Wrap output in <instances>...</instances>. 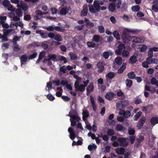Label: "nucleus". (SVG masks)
Wrapping results in <instances>:
<instances>
[{
  "instance_id": "obj_16",
  "label": "nucleus",
  "mask_w": 158,
  "mask_h": 158,
  "mask_svg": "<svg viewBox=\"0 0 158 158\" xmlns=\"http://www.w3.org/2000/svg\"><path fill=\"white\" fill-rule=\"evenodd\" d=\"M90 100L92 104V107L93 108V110L94 111H96V106L95 103L94 98L91 95L90 96Z\"/></svg>"
},
{
  "instance_id": "obj_11",
  "label": "nucleus",
  "mask_w": 158,
  "mask_h": 158,
  "mask_svg": "<svg viewBox=\"0 0 158 158\" xmlns=\"http://www.w3.org/2000/svg\"><path fill=\"white\" fill-rule=\"evenodd\" d=\"M88 11V5L85 4L83 7V10L81 12V15L82 17L87 15Z\"/></svg>"
},
{
  "instance_id": "obj_55",
  "label": "nucleus",
  "mask_w": 158,
  "mask_h": 158,
  "mask_svg": "<svg viewBox=\"0 0 158 158\" xmlns=\"http://www.w3.org/2000/svg\"><path fill=\"white\" fill-rule=\"evenodd\" d=\"M60 71L62 72L63 73H66L67 71V70L65 68V66H63L60 67Z\"/></svg>"
},
{
  "instance_id": "obj_45",
  "label": "nucleus",
  "mask_w": 158,
  "mask_h": 158,
  "mask_svg": "<svg viewBox=\"0 0 158 158\" xmlns=\"http://www.w3.org/2000/svg\"><path fill=\"white\" fill-rule=\"evenodd\" d=\"M10 4V2L8 0H4L2 2V5L5 7H7Z\"/></svg>"
},
{
  "instance_id": "obj_18",
  "label": "nucleus",
  "mask_w": 158,
  "mask_h": 158,
  "mask_svg": "<svg viewBox=\"0 0 158 158\" xmlns=\"http://www.w3.org/2000/svg\"><path fill=\"white\" fill-rule=\"evenodd\" d=\"M36 33L40 35V36L42 38H48V34L47 32H43L41 30H37Z\"/></svg>"
},
{
  "instance_id": "obj_4",
  "label": "nucleus",
  "mask_w": 158,
  "mask_h": 158,
  "mask_svg": "<svg viewBox=\"0 0 158 158\" xmlns=\"http://www.w3.org/2000/svg\"><path fill=\"white\" fill-rule=\"evenodd\" d=\"M35 13L37 15H35L34 16V19L36 20L40 19L41 18L43 17V15L47 14L46 12H43L41 10H37L35 11Z\"/></svg>"
},
{
  "instance_id": "obj_15",
  "label": "nucleus",
  "mask_w": 158,
  "mask_h": 158,
  "mask_svg": "<svg viewBox=\"0 0 158 158\" xmlns=\"http://www.w3.org/2000/svg\"><path fill=\"white\" fill-rule=\"evenodd\" d=\"M27 60V56L26 55H22L21 57V65L22 66V65H24L26 64V62Z\"/></svg>"
},
{
  "instance_id": "obj_42",
  "label": "nucleus",
  "mask_w": 158,
  "mask_h": 158,
  "mask_svg": "<svg viewBox=\"0 0 158 158\" xmlns=\"http://www.w3.org/2000/svg\"><path fill=\"white\" fill-rule=\"evenodd\" d=\"M82 119L84 121H85L86 120V118L88 117L89 116V114L88 112H85L82 113Z\"/></svg>"
},
{
  "instance_id": "obj_62",
  "label": "nucleus",
  "mask_w": 158,
  "mask_h": 158,
  "mask_svg": "<svg viewBox=\"0 0 158 158\" xmlns=\"http://www.w3.org/2000/svg\"><path fill=\"white\" fill-rule=\"evenodd\" d=\"M55 35L52 32H50L48 34V35H47L48 37H49L51 39L54 38Z\"/></svg>"
},
{
  "instance_id": "obj_50",
  "label": "nucleus",
  "mask_w": 158,
  "mask_h": 158,
  "mask_svg": "<svg viewBox=\"0 0 158 158\" xmlns=\"http://www.w3.org/2000/svg\"><path fill=\"white\" fill-rule=\"evenodd\" d=\"M47 98L51 101H52L55 99V98L51 94H48L46 95Z\"/></svg>"
},
{
  "instance_id": "obj_6",
  "label": "nucleus",
  "mask_w": 158,
  "mask_h": 158,
  "mask_svg": "<svg viewBox=\"0 0 158 158\" xmlns=\"http://www.w3.org/2000/svg\"><path fill=\"white\" fill-rule=\"evenodd\" d=\"M146 118L145 117L142 116L139 120L137 123L136 127L139 129H140L143 126V125L145 122Z\"/></svg>"
},
{
  "instance_id": "obj_61",
  "label": "nucleus",
  "mask_w": 158,
  "mask_h": 158,
  "mask_svg": "<svg viewBox=\"0 0 158 158\" xmlns=\"http://www.w3.org/2000/svg\"><path fill=\"white\" fill-rule=\"evenodd\" d=\"M20 49V48L19 47L18 45L17 44H16L15 45L14 47L13 50L15 52H17Z\"/></svg>"
},
{
  "instance_id": "obj_32",
  "label": "nucleus",
  "mask_w": 158,
  "mask_h": 158,
  "mask_svg": "<svg viewBox=\"0 0 158 158\" xmlns=\"http://www.w3.org/2000/svg\"><path fill=\"white\" fill-rule=\"evenodd\" d=\"M135 133V131L131 127H129L128 131V133L131 135H133Z\"/></svg>"
},
{
  "instance_id": "obj_60",
  "label": "nucleus",
  "mask_w": 158,
  "mask_h": 158,
  "mask_svg": "<svg viewBox=\"0 0 158 158\" xmlns=\"http://www.w3.org/2000/svg\"><path fill=\"white\" fill-rule=\"evenodd\" d=\"M116 95L118 97H120L123 95L124 94L121 89H119L117 92Z\"/></svg>"
},
{
  "instance_id": "obj_44",
  "label": "nucleus",
  "mask_w": 158,
  "mask_h": 158,
  "mask_svg": "<svg viewBox=\"0 0 158 158\" xmlns=\"http://www.w3.org/2000/svg\"><path fill=\"white\" fill-rule=\"evenodd\" d=\"M3 35L5 36H7L11 32V30L10 29L6 30L3 29Z\"/></svg>"
},
{
  "instance_id": "obj_46",
  "label": "nucleus",
  "mask_w": 158,
  "mask_h": 158,
  "mask_svg": "<svg viewBox=\"0 0 158 158\" xmlns=\"http://www.w3.org/2000/svg\"><path fill=\"white\" fill-rule=\"evenodd\" d=\"M77 89L80 92H83L85 89V86L83 84H81Z\"/></svg>"
},
{
  "instance_id": "obj_59",
  "label": "nucleus",
  "mask_w": 158,
  "mask_h": 158,
  "mask_svg": "<svg viewBox=\"0 0 158 158\" xmlns=\"http://www.w3.org/2000/svg\"><path fill=\"white\" fill-rule=\"evenodd\" d=\"M142 102L141 99L139 98L136 99L134 101V103L136 105H138Z\"/></svg>"
},
{
  "instance_id": "obj_40",
  "label": "nucleus",
  "mask_w": 158,
  "mask_h": 158,
  "mask_svg": "<svg viewBox=\"0 0 158 158\" xmlns=\"http://www.w3.org/2000/svg\"><path fill=\"white\" fill-rule=\"evenodd\" d=\"M16 14L19 17H21L23 15V13L22 10L20 9H17L15 11Z\"/></svg>"
},
{
  "instance_id": "obj_24",
  "label": "nucleus",
  "mask_w": 158,
  "mask_h": 158,
  "mask_svg": "<svg viewBox=\"0 0 158 158\" xmlns=\"http://www.w3.org/2000/svg\"><path fill=\"white\" fill-rule=\"evenodd\" d=\"M116 130L117 131H124L126 129L125 127L120 124H117L116 127Z\"/></svg>"
},
{
  "instance_id": "obj_54",
  "label": "nucleus",
  "mask_w": 158,
  "mask_h": 158,
  "mask_svg": "<svg viewBox=\"0 0 158 158\" xmlns=\"http://www.w3.org/2000/svg\"><path fill=\"white\" fill-rule=\"evenodd\" d=\"M147 49V46L145 45H143L140 48V51L141 52H145Z\"/></svg>"
},
{
  "instance_id": "obj_5",
  "label": "nucleus",
  "mask_w": 158,
  "mask_h": 158,
  "mask_svg": "<svg viewBox=\"0 0 158 158\" xmlns=\"http://www.w3.org/2000/svg\"><path fill=\"white\" fill-rule=\"evenodd\" d=\"M125 48V45L123 44H120L117 47V49L115 51V54L116 55L120 56L121 55L123 49Z\"/></svg>"
},
{
  "instance_id": "obj_19",
  "label": "nucleus",
  "mask_w": 158,
  "mask_h": 158,
  "mask_svg": "<svg viewBox=\"0 0 158 158\" xmlns=\"http://www.w3.org/2000/svg\"><path fill=\"white\" fill-rule=\"evenodd\" d=\"M150 122L153 126L158 123V117H152L150 119Z\"/></svg>"
},
{
  "instance_id": "obj_29",
  "label": "nucleus",
  "mask_w": 158,
  "mask_h": 158,
  "mask_svg": "<svg viewBox=\"0 0 158 158\" xmlns=\"http://www.w3.org/2000/svg\"><path fill=\"white\" fill-rule=\"evenodd\" d=\"M142 114V112L141 111H139L136 113L133 117L134 120L137 121L139 118L141 116Z\"/></svg>"
},
{
  "instance_id": "obj_64",
  "label": "nucleus",
  "mask_w": 158,
  "mask_h": 158,
  "mask_svg": "<svg viewBox=\"0 0 158 158\" xmlns=\"http://www.w3.org/2000/svg\"><path fill=\"white\" fill-rule=\"evenodd\" d=\"M148 64H149L147 61H144L142 63V65L143 67L147 68L149 67Z\"/></svg>"
},
{
  "instance_id": "obj_25",
  "label": "nucleus",
  "mask_w": 158,
  "mask_h": 158,
  "mask_svg": "<svg viewBox=\"0 0 158 158\" xmlns=\"http://www.w3.org/2000/svg\"><path fill=\"white\" fill-rule=\"evenodd\" d=\"M45 55V52L44 51L40 53L39 55L38 58L36 61V63H39L40 60L44 57Z\"/></svg>"
},
{
  "instance_id": "obj_49",
  "label": "nucleus",
  "mask_w": 158,
  "mask_h": 158,
  "mask_svg": "<svg viewBox=\"0 0 158 158\" xmlns=\"http://www.w3.org/2000/svg\"><path fill=\"white\" fill-rule=\"evenodd\" d=\"M110 52L109 51L105 52H103V55L104 57L106 59H108L110 55Z\"/></svg>"
},
{
  "instance_id": "obj_12",
  "label": "nucleus",
  "mask_w": 158,
  "mask_h": 158,
  "mask_svg": "<svg viewBox=\"0 0 158 158\" xmlns=\"http://www.w3.org/2000/svg\"><path fill=\"white\" fill-rule=\"evenodd\" d=\"M68 131L70 134L69 137L70 139L72 140H73L76 137L74 131L71 127H69L68 129Z\"/></svg>"
},
{
  "instance_id": "obj_8",
  "label": "nucleus",
  "mask_w": 158,
  "mask_h": 158,
  "mask_svg": "<svg viewBox=\"0 0 158 158\" xmlns=\"http://www.w3.org/2000/svg\"><path fill=\"white\" fill-rule=\"evenodd\" d=\"M117 141L120 143V146H121L125 147L128 144L125 138L119 137L117 139Z\"/></svg>"
},
{
  "instance_id": "obj_14",
  "label": "nucleus",
  "mask_w": 158,
  "mask_h": 158,
  "mask_svg": "<svg viewBox=\"0 0 158 158\" xmlns=\"http://www.w3.org/2000/svg\"><path fill=\"white\" fill-rule=\"evenodd\" d=\"M70 9V6H65L62 8L60 11V14L61 15H66Z\"/></svg>"
},
{
  "instance_id": "obj_23",
  "label": "nucleus",
  "mask_w": 158,
  "mask_h": 158,
  "mask_svg": "<svg viewBox=\"0 0 158 158\" xmlns=\"http://www.w3.org/2000/svg\"><path fill=\"white\" fill-rule=\"evenodd\" d=\"M56 55L55 54L52 55H49L48 56V60H52L54 61H56L57 60L56 59Z\"/></svg>"
},
{
  "instance_id": "obj_37",
  "label": "nucleus",
  "mask_w": 158,
  "mask_h": 158,
  "mask_svg": "<svg viewBox=\"0 0 158 158\" xmlns=\"http://www.w3.org/2000/svg\"><path fill=\"white\" fill-rule=\"evenodd\" d=\"M140 9V7L139 6L136 5L135 6H133L131 7L132 10L135 12H137Z\"/></svg>"
},
{
  "instance_id": "obj_38",
  "label": "nucleus",
  "mask_w": 158,
  "mask_h": 158,
  "mask_svg": "<svg viewBox=\"0 0 158 158\" xmlns=\"http://www.w3.org/2000/svg\"><path fill=\"white\" fill-rule=\"evenodd\" d=\"M116 108L117 110H121L122 109L124 108L120 101L117 103Z\"/></svg>"
},
{
  "instance_id": "obj_34",
  "label": "nucleus",
  "mask_w": 158,
  "mask_h": 158,
  "mask_svg": "<svg viewBox=\"0 0 158 158\" xmlns=\"http://www.w3.org/2000/svg\"><path fill=\"white\" fill-rule=\"evenodd\" d=\"M129 60L130 61L131 63L133 64L135 63L136 62L137 58L135 56L133 55L130 57Z\"/></svg>"
},
{
  "instance_id": "obj_43",
  "label": "nucleus",
  "mask_w": 158,
  "mask_h": 158,
  "mask_svg": "<svg viewBox=\"0 0 158 158\" xmlns=\"http://www.w3.org/2000/svg\"><path fill=\"white\" fill-rule=\"evenodd\" d=\"M120 101L124 108L129 104V102L127 100H124Z\"/></svg>"
},
{
  "instance_id": "obj_31",
  "label": "nucleus",
  "mask_w": 158,
  "mask_h": 158,
  "mask_svg": "<svg viewBox=\"0 0 158 158\" xmlns=\"http://www.w3.org/2000/svg\"><path fill=\"white\" fill-rule=\"evenodd\" d=\"M54 39L58 42H60L62 41V38L61 36L59 34H56L55 35Z\"/></svg>"
},
{
  "instance_id": "obj_21",
  "label": "nucleus",
  "mask_w": 158,
  "mask_h": 158,
  "mask_svg": "<svg viewBox=\"0 0 158 158\" xmlns=\"http://www.w3.org/2000/svg\"><path fill=\"white\" fill-rule=\"evenodd\" d=\"M97 66L98 68L99 72L101 73L103 71L104 67L101 62H98L97 64Z\"/></svg>"
},
{
  "instance_id": "obj_53",
  "label": "nucleus",
  "mask_w": 158,
  "mask_h": 158,
  "mask_svg": "<svg viewBox=\"0 0 158 158\" xmlns=\"http://www.w3.org/2000/svg\"><path fill=\"white\" fill-rule=\"evenodd\" d=\"M123 56L127 57L129 55V52L126 50H124L122 53Z\"/></svg>"
},
{
  "instance_id": "obj_1",
  "label": "nucleus",
  "mask_w": 158,
  "mask_h": 158,
  "mask_svg": "<svg viewBox=\"0 0 158 158\" xmlns=\"http://www.w3.org/2000/svg\"><path fill=\"white\" fill-rule=\"evenodd\" d=\"M104 2L101 0L94 1V2L93 6L91 4L89 5V10L91 13H96L98 11H100V10H106V6H100L103 4Z\"/></svg>"
},
{
  "instance_id": "obj_63",
  "label": "nucleus",
  "mask_w": 158,
  "mask_h": 158,
  "mask_svg": "<svg viewBox=\"0 0 158 158\" xmlns=\"http://www.w3.org/2000/svg\"><path fill=\"white\" fill-rule=\"evenodd\" d=\"M60 60L61 61H63L64 63V64L67 62V59L66 58L63 56H60Z\"/></svg>"
},
{
  "instance_id": "obj_48",
  "label": "nucleus",
  "mask_w": 158,
  "mask_h": 158,
  "mask_svg": "<svg viewBox=\"0 0 158 158\" xmlns=\"http://www.w3.org/2000/svg\"><path fill=\"white\" fill-rule=\"evenodd\" d=\"M98 29L99 32L101 33H103L105 32V29L102 26H100L98 27Z\"/></svg>"
},
{
  "instance_id": "obj_3",
  "label": "nucleus",
  "mask_w": 158,
  "mask_h": 158,
  "mask_svg": "<svg viewBox=\"0 0 158 158\" xmlns=\"http://www.w3.org/2000/svg\"><path fill=\"white\" fill-rule=\"evenodd\" d=\"M121 5V0H118L115 3L114 2H112L110 3L108 6V8L109 11L113 12L115 10L116 8L117 9H119Z\"/></svg>"
},
{
  "instance_id": "obj_51",
  "label": "nucleus",
  "mask_w": 158,
  "mask_h": 158,
  "mask_svg": "<svg viewBox=\"0 0 158 158\" xmlns=\"http://www.w3.org/2000/svg\"><path fill=\"white\" fill-rule=\"evenodd\" d=\"M157 80L155 77H152L151 80V83L152 85H156L157 83Z\"/></svg>"
},
{
  "instance_id": "obj_35",
  "label": "nucleus",
  "mask_w": 158,
  "mask_h": 158,
  "mask_svg": "<svg viewBox=\"0 0 158 158\" xmlns=\"http://www.w3.org/2000/svg\"><path fill=\"white\" fill-rule=\"evenodd\" d=\"M107 135L108 136H113L114 134V131L111 129H109L107 131Z\"/></svg>"
},
{
  "instance_id": "obj_57",
  "label": "nucleus",
  "mask_w": 158,
  "mask_h": 158,
  "mask_svg": "<svg viewBox=\"0 0 158 158\" xmlns=\"http://www.w3.org/2000/svg\"><path fill=\"white\" fill-rule=\"evenodd\" d=\"M44 28L49 31H52L54 29V28L52 26H49L48 27H45Z\"/></svg>"
},
{
  "instance_id": "obj_52",
  "label": "nucleus",
  "mask_w": 158,
  "mask_h": 158,
  "mask_svg": "<svg viewBox=\"0 0 158 158\" xmlns=\"http://www.w3.org/2000/svg\"><path fill=\"white\" fill-rule=\"evenodd\" d=\"M13 25L16 27H17L18 26L22 27L23 26V24L21 21L17 22H16L15 23L13 24Z\"/></svg>"
},
{
  "instance_id": "obj_20",
  "label": "nucleus",
  "mask_w": 158,
  "mask_h": 158,
  "mask_svg": "<svg viewBox=\"0 0 158 158\" xmlns=\"http://www.w3.org/2000/svg\"><path fill=\"white\" fill-rule=\"evenodd\" d=\"M116 152L118 155H123L125 152V149L123 148H117L115 149Z\"/></svg>"
},
{
  "instance_id": "obj_27",
  "label": "nucleus",
  "mask_w": 158,
  "mask_h": 158,
  "mask_svg": "<svg viewBox=\"0 0 158 158\" xmlns=\"http://www.w3.org/2000/svg\"><path fill=\"white\" fill-rule=\"evenodd\" d=\"M135 74L133 71L130 72L127 74V76L129 79H133L135 77Z\"/></svg>"
},
{
  "instance_id": "obj_56",
  "label": "nucleus",
  "mask_w": 158,
  "mask_h": 158,
  "mask_svg": "<svg viewBox=\"0 0 158 158\" xmlns=\"http://www.w3.org/2000/svg\"><path fill=\"white\" fill-rule=\"evenodd\" d=\"M37 54L36 52H35L31 55L28 58L29 59H32L35 58L37 56Z\"/></svg>"
},
{
  "instance_id": "obj_17",
  "label": "nucleus",
  "mask_w": 158,
  "mask_h": 158,
  "mask_svg": "<svg viewBox=\"0 0 158 158\" xmlns=\"http://www.w3.org/2000/svg\"><path fill=\"white\" fill-rule=\"evenodd\" d=\"M115 73L113 72H109L106 75V78L107 81L108 79H112L114 78L115 76Z\"/></svg>"
},
{
  "instance_id": "obj_39",
  "label": "nucleus",
  "mask_w": 158,
  "mask_h": 158,
  "mask_svg": "<svg viewBox=\"0 0 158 158\" xmlns=\"http://www.w3.org/2000/svg\"><path fill=\"white\" fill-rule=\"evenodd\" d=\"M98 136L100 137H102V139L105 141H107L109 140L108 135H98Z\"/></svg>"
},
{
  "instance_id": "obj_36",
  "label": "nucleus",
  "mask_w": 158,
  "mask_h": 158,
  "mask_svg": "<svg viewBox=\"0 0 158 158\" xmlns=\"http://www.w3.org/2000/svg\"><path fill=\"white\" fill-rule=\"evenodd\" d=\"M69 116L72 118V119L76 120L77 122H79L81 119L77 115H70Z\"/></svg>"
},
{
  "instance_id": "obj_10",
  "label": "nucleus",
  "mask_w": 158,
  "mask_h": 158,
  "mask_svg": "<svg viewBox=\"0 0 158 158\" xmlns=\"http://www.w3.org/2000/svg\"><path fill=\"white\" fill-rule=\"evenodd\" d=\"M152 10L156 12H158V0H154L152 2Z\"/></svg>"
},
{
  "instance_id": "obj_22",
  "label": "nucleus",
  "mask_w": 158,
  "mask_h": 158,
  "mask_svg": "<svg viewBox=\"0 0 158 158\" xmlns=\"http://www.w3.org/2000/svg\"><path fill=\"white\" fill-rule=\"evenodd\" d=\"M126 63H123L122 66L118 69V73H122L126 68Z\"/></svg>"
},
{
  "instance_id": "obj_33",
  "label": "nucleus",
  "mask_w": 158,
  "mask_h": 158,
  "mask_svg": "<svg viewBox=\"0 0 158 158\" xmlns=\"http://www.w3.org/2000/svg\"><path fill=\"white\" fill-rule=\"evenodd\" d=\"M114 36L115 37L116 40H119L120 39V35L118 32L116 31H114L113 33Z\"/></svg>"
},
{
  "instance_id": "obj_58",
  "label": "nucleus",
  "mask_w": 158,
  "mask_h": 158,
  "mask_svg": "<svg viewBox=\"0 0 158 158\" xmlns=\"http://www.w3.org/2000/svg\"><path fill=\"white\" fill-rule=\"evenodd\" d=\"M57 10L54 7H52L51 8V13L53 14L57 13Z\"/></svg>"
},
{
  "instance_id": "obj_2",
  "label": "nucleus",
  "mask_w": 158,
  "mask_h": 158,
  "mask_svg": "<svg viewBox=\"0 0 158 158\" xmlns=\"http://www.w3.org/2000/svg\"><path fill=\"white\" fill-rule=\"evenodd\" d=\"M127 33L124 32L122 36L123 39L124 40H127L129 41H131L136 43H140L143 42L144 41L142 38L137 37L134 36L127 37Z\"/></svg>"
},
{
  "instance_id": "obj_47",
  "label": "nucleus",
  "mask_w": 158,
  "mask_h": 158,
  "mask_svg": "<svg viewBox=\"0 0 158 158\" xmlns=\"http://www.w3.org/2000/svg\"><path fill=\"white\" fill-rule=\"evenodd\" d=\"M7 7V10L9 11L12 12L14 11L15 9V8L10 4Z\"/></svg>"
},
{
  "instance_id": "obj_41",
  "label": "nucleus",
  "mask_w": 158,
  "mask_h": 158,
  "mask_svg": "<svg viewBox=\"0 0 158 158\" xmlns=\"http://www.w3.org/2000/svg\"><path fill=\"white\" fill-rule=\"evenodd\" d=\"M87 44L88 47L95 48L96 47L95 44L91 42H88L87 43Z\"/></svg>"
},
{
  "instance_id": "obj_28",
  "label": "nucleus",
  "mask_w": 158,
  "mask_h": 158,
  "mask_svg": "<svg viewBox=\"0 0 158 158\" xmlns=\"http://www.w3.org/2000/svg\"><path fill=\"white\" fill-rule=\"evenodd\" d=\"M100 36L99 35H95L93 36L92 41L98 43L100 40Z\"/></svg>"
},
{
  "instance_id": "obj_7",
  "label": "nucleus",
  "mask_w": 158,
  "mask_h": 158,
  "mask_svg": "<svg viewBox=\"0 0 158 158\" xmlns=\"http://www.w3.org/2000/svg\"><path fill=\"white\" fill-rule=\"evenodd\" d=\"M105 97L108 100H111L113 98L116 97V95L114 93L109 92L106 93Z\"/></svg>"
},
{
  "instance_id": "obj_30",
  "label": "nucleus",
  "mask_w": 158,
  "mask_h": 158,
  "mask_svg": "<svg viewBox=\"0 0 158 158\" xmlns=\"http://www.w3.org/2000/svg\"><path fill=\"white\" fill-rule=\"evenodd\" d=\"M116 63L118 65H121L122 62V59L120 56H118L115 59Z\"/></svg>"
},
{
  "instance_id": "obj_9",
  "label": "nucleus",
  "mask_w": 158,
  "mask_h": 158,
  "mask_svg": "<svg viewBox=\"0 0 158 158\" xmlns=\"http://www.w3.org/2000/svg\"><path fill=\"white\" fill-rule=\"evenodd\" d=\"M119 114L120 115H123L124 118H129L131 115V112L128 110L125 111L123 110H120L119 113Z\"/></svg>"
},
{
  "instance_id": "obj_13",
  "label": "nucleus",
  "mask_w": 158,
  "mask_h": 158,
  "mask_svg": "<svg viewBox=\"0 0 158 158\" xmlns=\"http://www.w3.org/2000/svg\"><path fill=\"white\" fill-rule=\"evenodd\" d=\"M94 87L93 83L92 82L89 83L86 88L87 95L92 92L94 90Z\"/></svg>"
},
{
  "instance_id": "obj_26",
  "label": "nucleus",
  "mask_w": 158,
  "mask_h": 158,
  "mask_svg": "<svg viewBox=\"0 0 158 158\" xmlns=\"http://www.w3.org/2000/svg\"><path fill=\"white\" fill-rule=\"evenodd\" d=\"M125 83L127 87L130 88L132 85L133 82L132 80L129 79H126Z\"/></svg>"
}]
</instances>
